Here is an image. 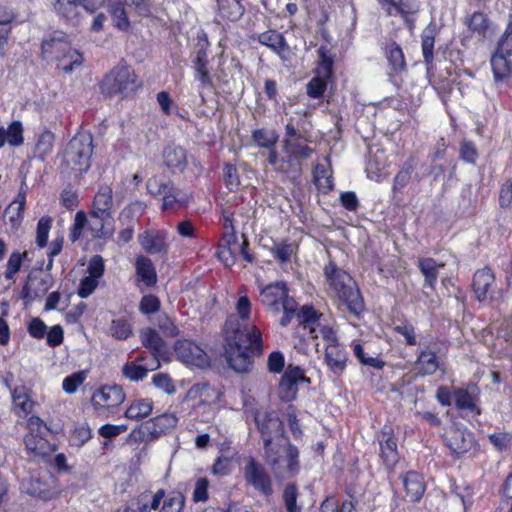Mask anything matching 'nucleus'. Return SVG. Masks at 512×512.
<instances>
[{
	"label": "nucleus",
	"mask_w": 512,
	"mask_h": 512,
	"mask_svg": "<svg viewBox=\"0 0 512 512\" xmlns=\"http://www.w3.org/2000/svg\"><path fill=\"white\" fill-rule=\"evenodd\" d=\"M252 139L258 147L271 149L277 143L279 135L275 130L262 128L253 131Z\"/></svg>",
	"instance_id": "obj_43"
},
{
	"label": "nucleus",
	"mask_w": 512,
	"mask_h": 512,
	"mask_svg": "<svg viewBox=\"0 0 512 512\" xmlns=\"http://www.w3.org/2000/svg\"><path fill=\"white\" fill-rule=\"evenodd\" d=\"M294 251V245L285 242L276 243L271 248L272 255L282 263L290 261Z\"/></svg>",
	"instance_id": "obj_58"
},
{
	"label": "nucleus",
	"mask_w": 512,
	"mask_h": 512,
	"mask_svg": "<svg viewBox=\"0 0 512 512\" xmlns=\"http://www.w3.org/2000/svg\"><path fill=\"white\" fill-rule=\"evenodd\" d=\"M43 55L58 62V68L69 73L83 62V56L70 47L67 36L63 32H55L42 43Z\"/></svg>",
	"instance_id": "obj_4"
},
{
	"label": "nucleus",
	"mask_w": 512,
	"mask_h": 512,
	"mask_svg": "<svg viewBox=\"0 0 512 512\" xmlns=\"http://www.w3.org/2000/svg\"><path fill=\"white\" fill-rule=\"evenodd\" d=\"M491 66L496 80H502L512 74V27L509 26L498 42L491 57Z\"/></svg>",
	"instance_id": "obj_9"
},
{
	"label": "nucleus",
	"mask_w": 512,
	"mask_h": 512,
	"mask_svg": "<svg viewBox=\"0 0 512 512\" xmlns=\"http://www.w3.org/2000/svg\"><path fill=\"white\" fill-rule=\"evenodd\" d=\"M177 423L178 418L175 414L164 413L151 419L148 422L147 429L153 436L158 437L161 434L175 428Z\"/></svg>",
	"instance_id": "obj_34"
},
{
	"label": "nucleus",
	"mask_w": 512,
	"mask_h": 512,
	"mask_svg": "<svg viewBox=\"0 0 512 512\" xmlns=\"http://www.w3.org/2000/svg\"><path fill=\"white\" fill-rule=\"evenodd\" d=\"M93 153V138L87 132L78 133L67 144L63 155V166L74 173H82L90 167Z\"/></svg>",
	"instance_id": "obj_5"
},
{
	"label": "nucleus",
	"mask_w": 512,
	"mask_h": 512,
	"mask_svg": "<svg viewBox=\"0 0 512 512\" xmlns=\"http://www.w3.org/2000/svg\"><path fill=\"white\" fill-rule=\"evenodd\" d=\"M314 182L317 188L323 192H328L333 188L331 173L323 165L317 164L313 172Z\"/></svg>",
	"instance_id": "obj_45"
},
{
	"label": "nucleus",
	"mask_w": 512,
	"mask_h": 512,
	"mask_svg": "<svg viewBox=\"0 0 512 512\" xmlns=\"http://www.w3.org/2000/svg\"><path fill=\"white\" fill-rule=\"evenodd\" d=\"M296 318L299 325H301L304 330L308 331L321 320V314H319L312 306L304 305L299 311H297Z\"/></svg>",
	"instance_id": "obj_42"
},
{
	"label": "nucleus",
	"mask_w": 512,
	"mask_h": 512,
	"mask_svg": "<svg viewBox=\"0 0 512 512\" xmlns=\"http://www.w3.org/2000/svg\"><path fill=\"white\" fill-rule=\"evenodd\" d=\"M146 209V204L140 200H136L126 206L119 214V219L131 221L133 218L141 216Z\"/></svg>",
	"instance_id": "obj_60"
},
{
	"label": "nucleus",
	"mask_w": 512,
	"mask_h": 512,
	"mask_svg": "<svg viewBox=\"0 0 512 512\" xmlns=\"http://www.w3.org/2000/svg\"><path fill=\"white\" fill-rule=\"evenodd\" d=\"M387 58L393 70L402 71L405 69L406 62L403 51L395 42L387 46Z\"/></svg>",
	"instance_id": "obj_47"
},
{
	"label": "nucleus",
	"mask_w": 512,
	"mask_h": 512,
	"mask_svg": "<svg viewBox=\"0 0 512 512\" xmlns=\"http://www.w3.org/2000/svg\"><path fill=\"white\" fill-rule=\"evenodd\" d=\"M417 266L424 277V286L434 289L444 263L437 262L431 257H421L417 261Z\"/></svg>",
	"instance_id": "obj_26"
},
{
	"label": "nucleus",
	"mask_w": 512,
	"mask_h": 512,
	"mask_svg": "<svg viewBox=\"0 0 512 512\" xmlns=\"http://www.w3.org/2000/svg\"><path fill=\"white\" fill-rule=\"evenodd\" d=\"M163 160L172 171L182 172L187 166L186 152L179 146H167L163 151Z\"/></svg>",
	"instance_id": "obj_28"
},
{
	"label": "nucleus",
	"mask_w": 512,
	"mask_h": 512,
	"mask_svg": "<svg viewBox=\"0 0 512 512\" xmlns=\"http://www.w3.org/2000/svg\"><path fill=\"white\" fill-rule=\"evenodd\" d=\"M221 15L231 21L239 19L244 9L238 0H218Z\"/></svg>",
	"instance_id": "obj_44"
},
{
	"label": "nucleus",
	"mask_w": 512,
	"mask_h": 512,
	"mask_svg": "<svg viewBox=\"0 0 512 512\" xmlns=\"http://www.w3.org/2000/svg\"><path fill=\"white\" fill-rule=\"evenodd\" d=\"M439 368L440 361L436 356L435 352L429 349H424L420 351L415 363V369L417 370L418 374L422 376L432 375Z\"/></svg>",
	"instance_id": "obj_30"
},
{
	"label": "nucleus",
	"mask_w": 512,
	"mask_h": 512,
	"mask_svg": "<svg viewBox=\"0 0 512 512\" xmlns=\"http://www.w3.org/2000/svg\"><path fill=\"white\" fill-rule=\"evenodd\" d=\"M24 443L27 450L36 455H45L47 453L48 443L40 434L27 433L24 437Z\"/></svg>",
	"instance_id": "obj_46"
},
{
	"label": "nucleus",
	"mask_w": 512,
	"mask_h": 512,
	"mask_svg": "<svg viewBox=\"0 0 512 512\" xmlns=\"http://www.w3.org/2000/svg\"><path fill=\"white\" fill-rule=\"evenodd\" d=\"M125 400V393L117 385H106L96 391L92 396V403L95 407H116Z\"/></svg>",
	"instance_id": "obj_19"
},
{
	"label": "nucleus",
	"mask_w": 512,
	"mask_h": 512,
	"mask_svg": "<svg viewBox=\"0 0 512 512\" xmlns=\"http://www.w3.org/2000/svg\"><path fill=\"white\" fill-rule=\"evenodd\" d=\"M138 86L134 70L130 66L120 63L104 77L100 87L102 93L108 96L120 94L127 97L135 92Z\"/></svg>",
	"instance_id": "obj_6"
},
{
	"label": "nucleus",
	"mask_w": 512,
	"mask_h": 512,
	"mask_svg": "<svg viewBox=\"0 0 512 512\" xmlns=\"http://www.w3.org/2000/svg\"><path fill=\"white\" fill-rule=\"evenodd\" d=\"M193 64L196 72V78L201 82L202 87H210L212 85V80L207 67L208 60L205 50L200 49L196 52Z\"/></svg>",
	"instance_id": "obj_36"
},
{
	"label": "nucleus",
	"mask_w": 512,
	"mask_h": 512,
	"mask_svg": "<svg viewBox=\"0 0 512 512\" xmlns=\"http://www.w3.org/2000/svg\"><path fill=\"white\" fill-rule=\"evenodd\" d=\"M324 276L328 294L337 298L351 314L359 317L364 311V301L353 278L333 261L325 265Z\"/></svg>",
	"instance_id": "obj_2"
},
{
	"label": "nucleus",
	"mask_w": 512,
	"mask_h": 512,
	"mask_svg": "<svg viewBox=\"0 0 512 512\" xmlns=\"http://www.w3.org/2000/svg\"><path fill=\"white\" fill-rule=\"evenodd\" d=\"M324 347L325 362L329 369L335 374L342 373L346 367L347 353L339 344L338 338H335L333 343L325 344Z\"/></svg>",
	"instance_id": "obj_22"
},
{
	"label": "nucleus",
	"mask_w": 512,
	"mask_h": 512,
	"mask_svg": "<svg viewBox=\"0 0 512 512\" xmlns=\"http://www.w3.org/2000/svg\"><path fill=\"white\" fill-rule=\"evenodd\" d=\"M168 231L148 229L138 235V242L142 249L149 254L166 255L169 245L167 243Z\"/></svg>",
	"instance_id": "obj_15"
},
{
	"label": "nucleus",
	"mask_w": 512,
	"mask_h": 512,
	"mask_svg": "<svg viewBox=\"0 0 512 512\" xmlns=\"http://www.w3.org/2000/svg\"><path fill=\"white\" fill-rule=\"evenodd\" d=\"M308 334L315 341V346L320 345L319 340H322L324 345L333 343L337 338L336 332L329 325L323 324L321 320L308 330Z\"/></svg>",
	"instance_id": "obj_38"
},
{
	"label": "nucleus",
	"mask_w": 512,
	"mask_h": 512,
	"mask_svg": "<svg viewBox=\"0 0 512 512\" xmlns=\"http://www.w3.org/2000/svg\"><path fill=\"white\" fill-rule=\"evenodd\" d=\"M24 142L23 127L20 121H13L7 128L0 127V149L9 144L18 147Z\"/></svg>",
	"instance_id": "obj_31"
},
{
	"label": "nucleus",
	"mask_w": 512,
	"mask_h": 512,
	"mask_svg": "<svg viewBox=\"0 0 512 512\" xmlns=\"http://www.w3.org/2000/svg\"><path fill=\"white\" fill-rule=\"evenodd\" d=\"M495 285V275L488 267L477 270L473 277V291L479 301H484L490 296Z\"/></svg>",
	"instance_id": "obj_20"
},
{
	"label": "nucleus",
	"mask_w": 512,
	"mask_h": 512,
	"mask_svg": "<svg viewBox=\"0 0 512 512\" xmlns=\"http://www.w3.org/2000/svg\"><path fill=\"white\" fill-rule=\"evenodd\" d=\"M263 450V459L275 479L282 481L298 474L300 470L299 451L289 441L267 439Z\"/></svg>",
	"instance_id": "obj_3"
},
{
	"label": "nucleus",
	"mask_w": 512,
	"mask_h": 512,
	"mask_svg": "<svg viewBox=\"0 0 512 512\" xmlns=\"http://www.w3.org/2000/svg\"><path fill=\"white\" fill-rule=\"evenodd\" d=\"M235 310L236 313L230 316H236L241 323H249L248 321L252 313V304L246 295H242L238 298Z\"/></svg>",
	"instance_id": "obj_51"
},
{
	"label": "nucleus",
	"mask_w": 512,
	"mask_h": 512,
	"mask_svg": "<svg viewBox=\"0 0 512 512\" xmlns=\"http://www.w3.org/2000/svg\"><path fill=\"white\" fill-rule=\"evenodd\" d=\"M54 134L49 130L41 132L35 144L34 155L35 157L44 160L51 154L54 146Z\"/></svg>",
	"instance_id": "obj_40"
},
{
	"label": "nucleus",
	"mask_w": 512,
	"mask_h": 512,
	"mask_svg": "<svg viewBox=\"0 0 512 512\" xmlns=\"http://www.w3.org/2000/svg\"><path fill=\"white\" fill-rule=\"evenodd\" d=\"M153 402L150 399L134 400L125 411V417L131 420H141L151 414Z\"/></svg>",
	"instance_id": "obj_37"
},
{
	"label": "nucleus",
	"mask_w": 512,
	"mask_h": 512,
	"mask_svg": "<svg viewBox=\"0 0 512 512\" xmlns=\"http://www.w3.org/2000/svg\"><path fill=\"white\" fill-rule=\"evenodd\" d=\"M53 285V279L49 274L29 275L22 290V297L31 302L44 296Z\"/></svg>",
	"instance_id": "obj_17"
},
{
	"label": "nucleus",
	"mask_w": 512,
	"mask_h": 512,
	"mask_svg": "<svg viewBox=\"0 0 512 512\" xmlns=\"http://www.w3.org/2000/svg\"><path fill=\"white\" fill-rule=\"evenodd\" d=\"M110 333L118 340H125L132 334V330L130 324L126 320L116 319L111 323Z\"/></svg>",
	"instance_id": "obj_55"
},
{
	"label": "nucleus",
	"mask_w": 512,
	"mask_h": 512,
	"mask_svg": "<svg viewBox=\"0 0 512 512\" xmlns=\"http://www.w3.org/2000/svg\"><path fill=\"white\" fill-rule=\"evenodd\" d=\"M87 374L85 371H78L66 377L63 380V390L68 394H73L77 391L78 387L84 383Z\"/></svg>",
	"instance_id": "obj_56"
},
{
	"label": "nucleus",
	"mask_w": 512,
	"mask_h": 512,
	"mask_svg": "<svg viewBox=\"0 0 512 512\" xmlns=\"http://www.w3.org/2000/svg\"><path fill=\"white\" fill-rule=\"evenodd\" d=\"M261 302L273 314H279L286 300H295L288 295L286 283L279 281L268 284L260 291Z\"/></svg>",
	"instance_id": "obj_12"
},
{
	"label": "nucleus",
	"mask_w": 512,
	"mask_h": 512,
	"mask_svg": "<svg viewBox=\"0 0 512 512\" xmlns=\"http://www.w3.org/2000/svg\"><path fill=\"white\" fill-rule=\"evenodd\" d=\"M115 26L120 30H127L130 26L124 5L121 2L115 3L110 9Z\"/></svg>",
	"instance_id": "obj_53"
},
{
	"label": "nucleus",
	"mask_w": 512,
	"mask_h": 512,
	"mask_svg": "<svg viewBox=\"0 0 512 512\" xmlns=\"http://www.w3.org/2000/svg\"><path fill=\"white\" fill-rule=\"evenodd\" d=\"M258 41L262 45L271 49L282 59H284L285 54L290 51L289 45L287 44L283 34L274 29H269L260 33L258 35Z\"/></svg>",
	"instance_id": "obj_24"
},
{
	"label": "nucleus",
	"mask_w": 512,
	"mask_h": 512,
	"mask_svg": "<svg viewBox=\"0 0 512 512\" xmlns=\"http://www.w3.org/2000/svg\"><path fill=\"white\" fill-rule=\"evenodd\" d=\"M165 495L164 490H158L155 494L151 495L144 493L140 496L137 502L138 512H151L158 510L163 497Z\"/></svg>",
	"instance_id": "obj_41"
},
{
	"label": "nucleus",
	"mask_w": 512,
	"mask_h": 512,
	"mask_svg": "<svg viewBox=\"0 0 512 512\" xmlns=\"http://www.w3.org/2000/svg\"><path fill=\"white\" fill-rule=\"evenodd\" d=\"M298 488L296 484H288L283 491V501L287 512H301V507L297 505Z\"/></svg>",
	"instance_id": "obj_49"
},
{
	"label": "nucleus",
	"mask_w": 512,
	"mask_h": 512,
	"mask_svg": "<svg viewBox=\"0 0 512 512\" xmlns=\"http://www.w3.org/2000/svg\"><path fill=\"white\" fill-rule=\"evenodd\" d=\"M381 8L390 17L406 18L418 11L417 0H377Z\"/></svg>",
	"instance_id": "obj_23"
},
{
	"label": "nucleus",
	"mask_w": 512,
	"mask_h": 512,
	"mask_svg": "<svg viewBox=\"0 0 512 512\" xmlns=\"http://www.w3.org/2000/svg\"><path fill=\"white\" fill-rule=\"evenodd\" d=\"M109 219L110 218L96 217L91 211V218L88 220L83 211H78L75 214L74 223L70 233L71 241H77L81 235H85L92 239H106L111 237L113 230L105 227V224Z\"/></svg>",
	"instance_id": "obj_7"
},
{
	"label": "nucleus",
	"mask_w": 512,
	"mask_h": 512,
	"mask_svg": "<svg viewBox=\"0 0 512 512\" xmlns=\"http://www.w3.org/2000/svg\"><path fill=\"white\" fill-rule=\"evenodd\" d=\"M216 391L207 383L194 384L187 392V399L197 405L210 404L216 399Z\"/></svg>",
	"instance_id": "obj_33"
},
{
	"label": "nucleus",
	"mask_w": 512,
	"mask_h": 512,
	"mask_svg": "<svg viewBox=\"0 0 512 512\" xmlns=\"http://www.w3.org/2000/svg\"><path fill=\"white\" fill-rule=\"evenodd\" d=\"M254 419L261 432L264 444L267 439L270 441L284 440L282 438V421L275 414L266 411H256Z\"/></svg>",
	"instance_id": "obj_14"
},
{
	"label": "nucleus",
	"mask_w": 512,
	"mask_h": 512,
	"mask_svg": "<svg viewBox=\"0 0 512 512\" xmlns=\"http://www.w3.org/2000/svg\"><path fill=\"white\" fill-rule=\"evenodd\" d=\"M243 477L245 482L259 493L269 496L273 493L272 476L262 463L253 457L245 459Z\"/></svg>",
	"instance_id": "obj_10"
},
{
	"label": "nucleus",
	"mask_w": 512,
	"mask_h": 512,
	"mask_svg": "<svg viewBox=\"0 0 512 512\" xmlns=\"http://www.w3.org/2000/svg\"><path fill=\"white\" fill-rule=\"evenodd\" d=\"M434 35L432 30H425L422 34V53L426 63L433 59Z\"/></svg>",
	"instance_id": "obj_63"
},
{
	"label": "nucleus",
	"mask_w": 512,
	"mask_h": 512,
	"mask_svg": "<svg viewBox=\"0 0 512 512\" xmlns=\"http://www.w3.org/2000/svg\"><path fill=\"white\" fill-rule=\"evenodd\" d=\"M135 266L138 279L144 282L146 286H153L157 282V273L151 259L139 256L136 259Z\"/></svg>",
	"instance_id": "obj_35"
},
{
	"label": "nucleus",
	"mask_w": 512,
	"mask_h": 512,
	"mask_svg": "<svg viewBox=\"0 0 512 512\" xmlns=\"http://www.w3.org/2000/svg\"><path fill=\"white\" fill-rule=\"evenodd\" d=\"M142 344L148 348L154 356L160 354L164 349V341L157 331L152 328H145L140 333Z\"/></svg>",
	"instance_id": "obj_39"
},
{
	"label": "nucleus",
	"mask_w": 512,
	"mask_h": 512,
	"mask_svg": "<svg viewBox=\"0 0 512 512\" xmlns=\"http://www.w3.org/2000/svg\"><path fill=\"white\" fill-rule=\"evenodd\" d=\"M122 372L127 379L138 381L146 377L148 369L132 362L124 365Z\"/></svg>",
	"instance_id": "obj_61"
},
{
	"label": "nucleus",
	"mask_w": 512,
	"mask_h": 512,
	"mask_svg": "<svg viewBox=\"0 0 512 512\" xmlns=\"http://www.w3.org/2000/svg\"><path fill=\"white\" fill-rule=\"evenodd\" d=\"M403 485L406 491V496L411 501L419 500L425 492L423 477L414 471H409L403 476Z\"/></svg>",
	"instance_id": "obj_29"
},
{
	"label": "nucleus",
	"mask_w": 512,
	"mask_h": 512,
	"mask_svg": "<svg viewBox=\"0 0 512 512\" xmlns=\"http://www.w3.org/2000/svg\"><path fill=\"white\" fill-rule=\"evenodd\" d=\"M113 190L109 185H101L93 200V215L100 218H112Z\"/></svg>",
	"instance_id": "obj_21"
},
{
	"label": "nucleus",
	"mask_w": 512,
	"mask_h": 512,
	"mask_svg": "<svg viewBox=\"0 0 512 512\" xmlns=\"http://www.w3.org/2000/svg\"><path fill=\"white\" fill-rule=\"evenodd\" d=\"M185 499L179 492L171 493L162 504L159 512H181Z\"/></svg>",
	"instance_id": "obj_54"
},
{
	"label": "nucleus",
	"mask_w": 512,
	"mask_h": 512,
	"mask_svg": "<svg viewBox=\"0 0 512 512\" xmlns=\"http://www.w3.org/2000/svg\"><path fill=\"white\" fill-rule=\"evenodd\" d=\"M53 7L58 16L73 23L79 21L82 9L94 11V7H90L86 0H56Z\"/></svg>",
	"instance_id": "obj_18"
},
{
	"label": "nucleus",
	"mask_w": 512,
	"mask_h": 512,
	"mask_svg": "<svg viewBox=\"0 0 512 512\" xmlns=\"http://www.w3.org/2000/svg\"><path fill=\"white\" fill-rule=\"evenodd\" d=\"M442 438L445 446L457 457L473 451L477 445L473 433L455 422L445 427Z\"/></svg>",
	"instance_id": "obj_8"
},
{
	"label": "nucleus",
	"mask_w": 512,
	"mask_h": 512,
	"mask_svg": "<svg viewBox=\"0 0 512 512\" xmlns=\"http://www.w3.org/2000/svg\"><path fill=\"white\" fill-rule=\"evenodd\" d=\"M25 201V195L20 192L15 200L7 207L6 213L10 215V221L16 222L22 218Z\"/></svg>",
	"instance_id": "obj_59"
},
{
	"label": "nucleus",
	"mask_w": 512,
	"mask_h": 512,
	"mask_svg": "<svg viewBox=\"0 0 512 512\" xmlns=\"http://www.w3.org/2000/svg\"><path fill=\"white\" fill-rule=\"evenodd\" d=\"M478 397V388L475 385H469L467 388L454 390L453 399L459 409L470 411L476 410V401Z\"/></svg>",
	"instance_id": "obj_32"
},
{
	"label": "nucleus",
	"mask_w": 512,
	"mask_h": 512,
	"mask_svg": "<svg viewBox=\"0 0 512 512\" xmlns=\"http://www.w3.org/2000/svg\"><path fill=\"white\" fill-rule=\"evenodd\" d=\"M146 188L150 195L162 196L163 210L174 209L176 206L182 207L186 203V199L181 192L168 179L152 177L147 181Z\"/></svg>",
	"instance_id": "obj_11"
},
{
	"label": "nucleus",
	"mask_w": 512,
	"mask_h": 512,
	"mask_svg": "<svg viewBox=\"0 0 512 512\" xmlns=\"http://www.w3.org/2000/svg\"><path fill=\"white\" fill-rule=\"evenodd\" d=\"M328 78L329 77H323L317 74V76L312 78L307 84V94L312 98L321 97L326 90Z\"/></svg>",
	"instance_id": "obj_57"
},
{
	"label": "nucleus",
	"mask_w": 512,
	"mask_h": 512,
	"mask_svg": "<svg viewBox=\"0 0 512 512\" xmlns=\"http://www.w3.org/2000/svg\"><path fill=\"white\" fill-rule=\"evenodd\" d=\"M152 382L158 389L164 391L167 394L171 395L176 391L171 378L167 374L159 373L154 375Z\"/></svg>",
	"instance_id": "obj_64"
},
{
	"label": "nucleus",
	"mask_w": 512,
	"mask_h": 512,
	"mask_svg": "<svg viewBox=\"0 0 512 512\" xmlns=\"http://www.w3.org/2000/svg\"><path fill=\"white\" fill-rule=\"evenodd\" d=\"M380 456L388 469L393 468L399 460L397 443L395 438L388 432H383L379 439Z\"/></svg>",
	"instance_id": "obj_27"
},
{
	"label": "nucleus",
	"mask_w": 512,
	"mask_h": 512,
	"mask_svg": "<svg viewBox=\"0 0 512 512\" xmlns=\"http://www.w3.org/2000/svg\"><path fill=\"white\" fill-rule=\"evenodd\" d=\"M51 224L52 218L49 216H43L39 219L36 229V243L39 248H43L47 245Z\"/></svg>",
	"instance_id": "obj_50"
},
{
	"label": "nucleus",
	"mask_w": 512,
	"mask_h": 512,
	"mask_svg": "<svg viewBox=\"0 0 512 512\" xmlns=\"http://www.w3.org/2000/svg\"><path fill=\"white\" fill-rule=\"evenodd\" d=\"M278 393L281 400L287 402L292 401L297 396L298 384L282 376L279 383Z\"/></svg>",
	"instance_id": "obj_52"
},
{
	"label": "nucleus",
	"mask_w": 512,
	"mask_h": 512,
	"mask_svg": "<svg viewBox=\"0 0 512 512\" xmlns=\"http://www.w3.org/2000/svg\"><path fill=\"white\" fill-rule=\"evenodd\" d=\"M226 359L238 373L251 370L253 358L263 352L261 331L251 323H241L236 316H228L225 322Z\"/></svg>",
	"instance_id": "obj_1"
},
{
	"label": "nucleus",
	"mask_w": 512,
	"mask_h": 512,
	"mask_svg": "<svg viewBox=\"0 0 512 512\" xmlns=\"http://www.w3.org/2000/svg\"><path fill=\"white\" fill-rule=\"evenodd\" d=\"M319 65L317 68V74L323 77H330L332 74L333 58L329 53V50L321 46L318 49Z\"/></svg>",
	"instance_id": "obj_48"
},
{
	"label": "nucleus",
	"mask_w": 512,
	"mask_h": 512,
	"mask_svg": "<svg viewBox=\"0 0 512 512\" xmlns=\"http://www.w3.org/2000/svg\"><path fill=\"white\" fill-rule=\"evenodd\" d=\"M13 409L16 414L27 416L34 408V401L31 399L29 389L24 386H16L11 390Z\"/></svg>",
	"instance_id": "obj_25"
},
{
	"label": "nucleus",
	"mask_w": 512,
	"mask_h": 512,
	"mask_svg": "<svg viewBox=\"0 0 512 512\" xmlns=\"http://www.w3.org/2000/svg\"><path fill=\"white\" fill-rule=\"evenodd\" d=\"M175 353L184 363L202 367L207 364L206 354L203 349L191 340H179L175 344Z\"/></svg>",
	"instance_id": "obj_16"
},
{
	"label": "nucleus",
	"mask_w": 512,
	"mask_h": 512,
	"mask_svg": "<svg viewBox=\"0 0 512 512\" xmlns=\"http://www.w3.org/2000/svg\"><path fill=\"white\" fill-rule=\"evenodd\" d=\"M467 25L470 30L483 34L488 28V20L486 15L481 12H475L468 19Z\"/></svg>",
	"instance_id": "obj_62"
},
{
	"label": "nucleus",
	"mask_w": 512,
	"mask_h": 512,
	"mask_svg": "<svg viewBox=\"0 0 512 512\" xmlns=\"http://www.w3.org/2000/svg\"><path fill=\"white\" fill-rule=\"evenodd\" d=\"M282 149L285 153L286 162L292 172H301L300 159H308L313 154V149L302 142V139H283Z\"/></svg>",
	"instance_id": "obj_13"
}]
</instances>
